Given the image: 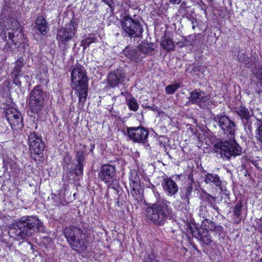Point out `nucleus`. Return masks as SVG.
<instances>
[{
  "mask_svg": "<svg viewBox=\"0 0 262 262\" xmlns=\"http://www.w3.org/2000/svg\"><path fill=\"white\" fill-rule=\"evenodd\" d=\"M129 185L131 187V193L134 196L140 194L139 190L141 188L140 179L138 171L135 169H132L129 173Z\"/></svg>",
  "mask_w": 262,
  "mask_h": 262,
  "instance_id": "nucleus-16",
  "label": "nucleus"
},
{
  "mask_svg": "<svg viewBox=\"0 0 262 262\" xmlns=\"http://www.w3.org/2000/svg\"><path fill=\"white\" fill-rule=\"evenodd\" d=\"M28 144L31 157L36 160L37 156L42 154L45 148V143L41 137L36 133H31L28 137Z\"/></svg>",
  "mask_w": 262,
  "mask_h": 262,
  "instance_id": "nucleus-9",
  "label": "nucleus"
},
{
  "mask_svg": "<svg viewBox=\"0 0 262 262\" xmlns=\"http://www.w3.org/2000/svg\"><path fill=\"white\" fill-rule=\"evenodd\" d=\"M104 3L106 4L111 8H113L114 6L113 0H102Z\"/></svg>",
  "mask_w": 262,
  "mask_h": 262,
  "instance_id": "nucleus-43",
  "label": "nucleus"
},
{
  "mask_svg": "<svg viewBox=\"0 0 262 262\" xmlns=\"http://www.w3.org/2000/svg\"><path fill=\"white\" fill-rule=\"evenodd\" d=\"M180 84L178 83L168 85L165 88L166 92L168 94H172L180 88Z\"/></svg>",
  "mask_w": 262,
  "mask_h": 262,
  "instance_id": "nucleus-35",
  "label": "nucleus"
},
{
  "mask_svg": "<svg viewBox=\"0 0 262 262\" xmlns=\"http://www.w3.org/2000/svg\"><path fill=\"white\" fill-rule=\"evenodd\" d=\"M256 76L257 78L260 80H262V69L259 70L258 72L256 74Z\"/></svg>",
  "mask_w": 262,
  "mask_h": 262,
  "instance_id": "nucleus-45",
  "label": "nucleus"
},
{
  "mask_svg": "<svg viewBox=\"0 0 262 262\" xmlns=\"http://www.w3.org/2000/svg\"><path fill=\"white\" fill-rule=\"evenodd\" d=\"M35 28L41 35H45L49 30L46 19L42 16H39L35 20Z\"/></svg>",
  "mask_w": 262,
  "mask_h": 262,
  "instance_id": "nucleus-24",
  "label": "nucleus"
},
{
  "mask_svg": "<svg viewBox=\"0 0 262 262\" xmlns=\"http://www.w3.org/2000/svg\"><path fill=\"white\" fill-rule=\"evenodd\" d=\"M7 120L14 130H19L24 126L23 119L20 113L14 109H8L6 112Z\"/></svg>",
  "mask_w": 262,
  "mask_h": 262,
  "instance_id": "nucleus-13",
  "label": "nucleus"
},
{
  "mask_svg": "<svg viewBox=\"0 0 262 262\" xmlns=\"http://www.w3.org/2000/svg\"><path fill=\"white\" fill-rule=\"evenodd\" d=\"M210 207L212 208H213L214 210H215L218 213H219V208L217 206L214 204V203H212V205H210Z\"/></svg>",
  "mask_w": 262,
  "mask_h": 262,
  "instance_id": "nucleus-47",
  "label": "nucleus"
},
{
  "mask_svg": "<svg viewBox=\"0 0 262 262\" xmlns=\"http://www.w3.org/2000/svg\"><path fill=\"white\" fill-rule=\"evenodd\" d=\"M144 262H159L154 255L148 254L145 256Z\"/></svg>",
  "mask_w": 262,
  "mask_h": 262,
  "instance_id": "nucleus-39",
  "label": "nucleus"
},
{
  "mask_svg": "<svg viewBox=\"0 0 262 262\" xmlns=\"http://www.w3.org/2000/svg\"><path fill=\"white\" fill-rule=\"evenodd\" d=\"M192 188L191 186L187 187L185 189V192L184 193L185 198H186L187 200H189V197L191 194Z\"/></svg>",
  "mask_w": 262,
  "mask_h": 262,
  "instance_id": "nucleus-41",
  "label": "nucleus"
},
{
  "mask_svg": "<svg viewBox=\"0 0 262 262\" xmlns=\"http://www.w3.org/2000/svg\"><path fill=\"white\" fill-rule=\"evenodd\" d=\"M194 28H195V26H194V25H192V29H194Z\"/></svg>",
  "mask_w": 262,
  "mask_h": 262,
  "instance_id": "nucleus-51",
  "label": "nucleus"
},
{
  "mask_svg": "<svg viewBox=\"0 0 262 262\" xmlns=\"http://www.w3.org/2000/svg\"><path fill=\"white\" fill-rule=\"evenodd\" d=\"M154 193L156 202L146 208V216L153 224L163 226L168 220L173 219L174 213L169 206L170 203L161 197L158 192H154Z\"/></svg>",
  "mask_w": 262,
  "mask_h": 262,
  "instance_id": "nucleus-1",
  "label": "nucleus"
},
{
  "mask_svg": "<svg viewBox=\"0 0 262 262\" xmlns=\"http://www.w3.org/2000/svg\"><path fill=\"white\" fill-rule=\"evenodd\" d=\"M121 27L124 32L131 38L142 36L143 29L140 23L130 16L124 17L121 20Z\"/></svg>",
  "mask_w": 262,
  "mask_h": 262,
  "instance_id": "nucleus-6",
  "label": "nucleus"
},
{
  "mask_svg": "<svg viewBox=\"0 0 262 262\" xmlns=\"http://www.w3.org/2000/svg\"><path fill=\"white\" fill-rule=\"evenodd\" d=\"M124 73L122 70H114L107 76V84L111 88H114L124 81Z\"/></svg>",
  "mask_w": 262,
  "mask_h": 262,
  "instance_id": "nucleus-17",
  "label": "nucleus"
},
{
  "mask_svg": "<svg viewBox=\"0 0 262 262\" xmlns=\"http://www.w3.org/2000/svg\"><path fill=\"white\" fill-rule=\"evenodd\" d=\"M95 42H96V38L93 36H90L82 40L81 46L83 47V50H85L91 43Z\"/></svg>",
  "mask_w": 262,
  "mask_h": 262,
  "instance_id": "nucleus-33",
  "label": "nucleus"
},
{
  "mask_svg": "<svg viewBox=\"0 0 262 262\" xmlns=\"http://www.w3.org/2000/svg\"><path fill=\"white\" fill-rule=\"evenodd\" d=\"M123 53L126 58L136 62H140L143 58L139 50L138 47L135 48L128 46L123 50Z\"/></svg>",
  "mask_w": 262,
  "mask_h": 262,
  "instance_id": "nucleus-19",
  "label": "nucleus"
},
{
  "mask_svg": "<svg viewBox=\"0 0 262 262\" xmlns=\"http://www.w3.org/2000/svg\"><path fill=\"white\" fill-rule=\"evenodd\" d=\"M201 227L203 231H211L219 234H221L223 231V228L221 226H216L213 222L208 219L202 221Z\"/></svg>",
  "mask_w": 262,
  "mask_h": 262,
  "instance_id": "nucleus-22",
  "label": "nucleus"
},
{
  "mask_svg": "<svg viewBox=\"0 0 262 262\" xmlns=\"http://www.w3.org/2000/svg\"><path fill=\"white\" fill-rule=\"evenodd\" d=\"M127 135L134 142L144 144L147 141L148 131L143 127H127Z\"/></svg>",
  "mask_w": 262,
  "mask_h": 262,
  "instance_id": "nucleus-11",
  "label": "nucleus"
},
{
  "mask_svg": "<svg viewBox=\"0 0 262 262\" xmlns=\"http://www.w3.org/2000/svg\"><path fill=\"white\" fill-rule=\"evenodd\" d=\"M236 113L241 117L242 122L250 117L248 109L244 106H238L235 108Z\"/></svg>",
  "mask_w": 262,
  "mask_h": 262,
  "instance_id": "nucleus-27",
  "label": "nucleus"
},
{
  "mask_svg": "<svg viewBox=\"0 0 262 262\" xmlns=\"http://www.w3.org/2000/svg\"><path fill=\"white\" fill-rule=\"evenodd\" d=\"M88 84H84L81 86H78V88H75L78 92L79 97V105L83 106L88 95Z\"/></svg>",
  "mask_w": 262,
  "mask_h": 262,
  "instance_id": "nucleus-26",
  "label": "nucleus"
},
{
  "mask_svg": "<svg viewBox=\"0 0 262 262\" xmlns=\"http://www.w3.org/2000/svg\"><path fill=\"white\" fill-rule=\"evenodd\" d=\"M24 78L25 81L26 83H28L29 82V80L30 79L29 75H24Z\"/></svg>",
  "mask_w": 262,
  "mask_h": 262,
  "instance_id": "nucleus-46",
  "label": "nucleus"
},
{
  "mask_svg": "<svg viewBox=\"0 0 262 262\" xmlns=\"http://www.w3.org/2000/svg\"><path fill=\"white\" fill-rule=\"evenodd\" d=\"M127 104L129 108L133 111H137L139 108V105L136 99L131 97L129 99H126Z\"/></svg>",
  "mask_w": 262,
  "mask_h": 262,
  "instance_id": "nucleus-32",
  "label": "nucleus"
},
{
  "mask_svg": "<svg viewBox=\"0 0 262 262\" xmlns=\"http://www.w3.org/2000/svg\"><path fill=\"white\" fill-rule=\"evenodd\" d=\"M209 94L203 91L194 90L190 92L188 102L201 106L210 99Z\"/></svg>",
  "mask_w": 262,
  "mask_h": 262,
  "instance_id": "nucleus-15",
  "label": "nucleus"
},
{
  "mask_svg": "<svg viewBox=\"0 0 262 262\" xmlns=\"http://www.w3.org/2000/svg\"><path fill=\"white\" fill-rule=\"evenodd\" d=\"M242 207V203L241 201H239L236 203L233 208V216L234 217L238 219L237 221H235L237 224H239L241 221L240 217L241 216Z\"/></svg>",
  "mask_w": 262,
  "mask_h": 262,
  "instance_id": "nucleus-28",
  "label": "nucleus"
},
{
  "mask_svg": "<svg viewBox=\"0 0 262 262\" xmlns=\"http://www.w3.org/2000/svg\"><path fill=\"white\" fill-rule=\"evenodd\" d=\"M42 223L36 216L21 217L12 224L10 232L19 239H25L39 231H42Z\"/></svg>",
  "mask_w": 262,
  "mask_h": 262,
  "instance_id": "nucleus-2",
  "label": "nucleus"
},
{
  "mask_svg": "<svg viewBox=\"0 0 262 262\" xmlns=\"http://www.w3.org/2000/svg\"><path fill=\"white\" fill-rule=\"evenodd\" d=\"M214 125L222 129L224 134L230 135V137L234 136L235 130V123L225 115H214L213 117Z\"/></svg>",
  "mask_w": 262,
  "mask_h": 262,
  "instance_id": "nucleus-8",
  "label": "nucleus"
},
{
  "mask_svg": "<svg viewBox=\"0 0 262 262\" xmlns=\"http://www.w3.org/2000/svg\"><path fill=\"white\" fill-rule=\"evenodd\" d=\"M161 45L165 50L167 51H172L173 50L174 46L171 39L167 36H165L161 41Z\"/></svg>",
  "mask_w": 262,
  "mask_h": 262,
  "instance_id": "nucleus-30",
  "label": "nucleus"
},
{
  "mask_svg": "<svg viewBox=\"0 0 262 262\" xmlns=\"http://www.w3.org/2000/svg\"><path fill=\"white\" fill-rule=\"evenodd\" d=\"M23 66V59L21 58L18 59L15 61V66L11 73L12 75L16 76L22 75V74H20V73Z\"/></svg>",
  "mask_w": 262,
  "mask_h": 262,
  "instance_id": "nucleus-31",
  "label": "nucleus"
},
{
  "mask_svg": "<svg viewBox=\"0 0 262 262\" xmlns=\"http://www.w3.org/2000/svg\"><path fill=\"white\" fill-rule=\"evenodd\" d=\"M86 146H80V148L77 150L76 155V162L77 165L74 169V173L77 176H81L83 173V162L85 160L84 153L85 151Z\"/></svg>",
  "mask_w": 262,
  "mask_h": 262,
  "instance_id": "nucleus-18",
  "label": "nucleus"
},
{
  "mask_svg": "<svg viewBox=\"0 0 262 262\" xmlns=\"http://www.w3.org/2000/svg\"><path fill=\"white\" fill-rule=\"evenodd\" d=\"M231 137L229 140L219 141L214 145L215 151H220L221 155L222 156L224 155L227 159L232 156L236 157L242 154L241 147Z\"/></svg>",
  "mask_w": 262,
  "mask_h": 262,
  "instance_id": "nucleus-4",
  "label": "nucleus"
},
{
  "mask_svg": "<svg viewBox=\"0 0 262 262\" xmlns=\"http://www.w3.org/2000/svg\"><path fill=\"white\" fill-rule=\"evenodd\" d=\"M116 171L115 166L111 164H104L101 167L98 177L102 181L108 184V189H113L118 193L119 185L116 178Z\"/></svg>",
  "mask_w": 262,
  "mask_h": 262,
  "instance_id": "nucleus-5",
  "label": "nucleus"
},
{
  "mask_svg": "<svg viewBox=\"0 0 262 262\" xmlns=\"http://www.w3.org/2000/svg\"><path fill=\"white\" fill-rule=\"evenodd\" d=\"M62 232L73 250L79 252L88 247L89 234L83 226H67L63 229Z\"/></svg>",
  "mask_w": 262,
  "mask_h": 262,
  "instance_id": "nucleus-3",
  "label": "nucleus"
},
{
  "mask_svg": "<svg viewBox=\"0 0 262 262\" xmlns=\"http://www.w3.org/2000/svg\"><path fill=\"white\" fill-rule=\"evenodd\" d=\"M199 215L204 219H207L206 217L209 216V212L207 207L205 206L202 205L200 206L199 210Z\"/></svg>",
  "mask_w": 262,
  "mask_h": 262,
  "instance_id": "nucleus-36",
  "label": "nucleus"
},
{
  "mask_svg": "<svg viewBox=\"0 0 262 262\" xmlns=\"http://www.w3.org/2000/svg\"><path fill=\"white\" fill-rule=\"evenodd\" d=\"M77 23L74 19L70 20L64 28L58 30L56 38L59 43L65 45L69 40L73 38L77 31Z\"/></svg>",
  "mask_w": 262,
  "mask_h": 262,
  "instance_id": "nucleus-10",
  "label": "nucleus"
},
{
  "mask_svg": "<svg viewBox=\"0 0 262 262\" xmlns=\"http://www.w3.org/2000/svg\"><path fill=\"white\" fill-rule=\"evenodd\" d=\"M46 94L40 85H37L31 91L29 96V106L32 113L37 114L42 110Z\"/></svg>",
  "mask_w": 262,
  "mask_h": 262,
  "instance_id": "nucleus-7",
  "label": "nucleus"
},
{
  "mask_svg": "<svg viewBox=\"0 0 262 262\" xmlns=\"http://www.w3.org/2000/svg\"><path fill=\"white\" fill-rule=\"evenodd\" d=\"M205 198L208 202L210 205H212V203H214L215 198L213 197L211 195L206 193L205 194Z\"/></svg>",
  "mask_w": 262,
  "mask_h": 262,
  "instance_id": "nucleus-40",
  "label": "nucleus"
},
{
  "mask_svg": "<svg viewBox=\"0 0 262 262\" xmlns=\"http://www.w3.org/2000/svg\"><path fill=\"white\" fill-rule=\"evenodd\" d=\"M12 49V45H11V43H9V42H7L5 45V46H4V49L3 50L4 51H6V52H7V51H11Z\"/></svg>",
  "mask_w": 262,
  "mask_h": 262,
  "instance_id": "nucleus-42",
  "label": "nucleus"
},
{
  "mask_svg": "<svg viewBox=\"0 0 262 262\" xmlns=\"http://www.w3.org/2000/svg\"><path fill=\"white\" fill-rule=\"evenodd\" d=\"M255 137L262 149V122H260L258 127L255 129Z\"/></svg>",
  "mask_w": 262,
  "mask_h": 262,
  "instance_id": "nucleus-34",
  "label": "nucleus"
},
{
  "mask_svg": "<svg viewBox=\"0 0 262 262\" xmlns=\"http://www.w3.org/2000/svg\"><path fill=\"white\" fill-rule=\"evenodd\" d=\"M162 185L164 190L169 196L174 195L178 191L179 188L176 183L170 179H164Z\"/></svg>",
  "mask_w": 262,
  "mask_h": 262,
  "instance_id": "nucleus-20",
  "label": "nucleus"
},
{
  "mask_svg": "<svg viewBox=\"0 0 262 262\" xmlns=\"http://www.w3.org/2000/svg\"><path fill=\"white\" fill-rule=\"evenodd\" d=\"M71 79L73 88L87 84L88 79L84 69L80 66L74 68L71 73Z\"/></svg>",
  "mask_w": 262,
  "mask_h": 262,
  "instance_id": "nucleus-12",
  "label": "nucleus"
},
{
  "mask_svg": "<svg viewBox=\"0 0 262 262\" xmlns=\"http://www.w3.org/2000/svg\"><path fill=\"white\" fill-rule=\"evenodd\" d=\"M198 238L205 245H209L211 242V238L207 231H203L202 232H199L198 234Z\"/></svg>",
  "mask_w": 262,
  "mask_h": 262,
  "instance_id": "nucleus-29",
  "label": "nucleus"
},
{
  "mask_svg": "<svg viewBox=\"0 0 262 262\" xmlns=\"http://www.w3.org/2000/svg\"><path fill=\"white\" fill-rule=\"evenodd\" d=\"M139 50L143 57L154 53V44L152 42H142L138 46Z\"/></svg>",
  "mask_w": 262,
  "mask_h": 262,
  "instance_id": "nucleus-25",
  "label": "nucleus"
},
{
  "mask_svg": "<svg viewBox=\"0 0 262 262\" xmlns=\"http://www.w3.org/2000/svg\"><path fill=\"white\" fill-rule=\"evenodd\" d=\"M262 122V120L256 119L252 120L251 117L242 122L244 126V129L249 136H253V130L254 128L256 129L258 127L259 125Z\"/></svg>",
  "mask_w": 262,
  "mask_h": 262,
  "instance_id": "nucleus-21",
  "label": "nucleus"
},
{
  "mask_svg": "<svg viewBox=\"0 0 262 262\" xmlns=\"http://www.w3.org/2000/svg\"><path fill=\"white\" fill-rule=\"evenodd\" d=\"M10 22L12 26L9 29L10 31L8 32L9 38L14 45H16L19 42L21 43V40L24 38V35L18 21L14 18H12L10 19Z\"/></svg>",
  "mask_w": 262,
  "mask_h": 262,
  "instance_id": "nucleus-14",
  "label": "nucleus"
},
{
  "mask_svg": "<svg viewBox=\"0 0 262 262\" xmlns=\"http://www.w3.org/2000/svg\"><path fill=\"white\" fill-rule=\"evenodd\" d=\"M257 262H262V257H261L260 259H258V260L257 261Z\"/></svg>",
  "mask_w": 262,
  "mask_h": 262,
  "instance_id": "nucleus-49",
  "label": "nucleus"
},
{
  "mask_svg": "<svg viewBox=\"0 0 262 262\" xmlns=\"http://www.w3.org/2000/svg\"><path fill=\"white\" fill-rule=\"evenodd\" d=\"M167 154L168 155L169 158H171V156L168 154V152L167 153Z\"/></svg>",
  "mask_w": 262,
  "mask_h": 262,
  "instance_id": "nucleus-50",
  "label": "nucleus"
},
{
  "mask_svg": "<svg viewBox=\"0 0 262 262\" xmlns=\"http://www.w3.org/2000/svg\"><path fill=\"white\" fill-rule=\"evenodd\" d=\"M204 182L206 184L214 185L220 188V190L222 191V182L217 174L212 173H207L205 176Z\"/></svg>",
  "mask_w": 262,
  "mask_h": 262,
  "instance_id": "nucleus-23",
  "label": "nucleus"
},
{
  "mask_svg": "<svg viewBox=\"0 0 262 262\" xmlns=\"http://www.w3.org/2000/svg\"><path fill=\"white\" fill-rule=\"evenodd\" d=\"M188 8L186 2L183 1L179 7L178 12L180 14L185 15L186 13V9Z\"/></svg>",
  "mask_w": 262,
  "mask_h": 262,
  "instance_id": "nucleus-37",
  "label": "nucleus"
},
{
  "mask_svg": "<svg viewBox=\"0 0 262 262\" xmlns=\"http://www.w3.org/2000/svg\"><path fill=\"white\" fill-rule=\"evenodd\" d=\"M23 75L14 76L12 75L13 78V83L16 85L20 88L21 86V81L20 80L19 78L22 77Z\"/></svg>",
  "mask_w": 262,
  "mask_h": 262,
  "instance_id": "nucleus-38",
  "label": "nucleus"
},
{
  "mask_svg": "<svg viewBox=\"0 0 262 262\" xmlns=\"http://www.w3.org/2000/svg\"><path fill=\"white\" fill-rule=\"evenodd\" d=\"M91 149H90V152L93 153V150L94 149V147H95V145L94 144H91Z\"/></svg>",
  "mask_w": 262,
  "mask_h": 262,
  "instance_id": "nucleus-48",
  "label": "nucleus"
},
{
  "mask_svg": "<svg viewBox=\"0 0 262 262\" xmlns=\"http://www.w3.org/2000/svg\"><path fill=\"white\" fill-rule=\"evenodd\" d=\"M170 3L173 5H178L181 3L182 0H169Z\"/></svg>",
  "mask_w": 262,
  "mask_h": 262,
  "instance_id": "nucleus-44",
  "label": "nucleus"
}]
</instances>
